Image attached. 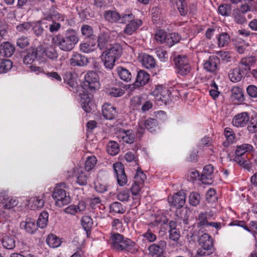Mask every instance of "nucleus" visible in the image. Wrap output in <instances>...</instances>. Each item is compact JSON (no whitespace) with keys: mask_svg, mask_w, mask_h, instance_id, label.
Returning <instances> with one entry per match:
<instances>
[{"mask_svg":"<svg viewBox=\"0 0 257 257\" xmlns=\"http://www.w3.org/2000/svg\"><path fill=\"white\" fill-rule=\"evenodd\" d=\"M44 194L41 196L32 197L28 201V206L33 210L42 208L44 205Z\"/></svg>","mask_w":257,"mask_h":257,"instance_id":"nucleus-19","label":"nucleus"},{"mask_svg":"<svg viewBox=\"0 0 257 257\" xmlns=\"http://www.w3.org/2000/svg\"><path fill=\"white\" fill-rule=\"evenodd\" d=\"M181 39L180 36L176 33L167 34V44L168 47H171L175 44L179 42Z\"/></svg>","mask_w":257,"mask_h":257,"instance_id":"nucleus-44","label":"nucleus"},{"mask_svg":"<svg viewBox=\"0 0 257 257\" xmlns=\"http://www.w3.org/2000/svg\"><path fill=\"white\" fill-rule=\"evenodd\" d=\"M80 50L84 53H90L93 52L96 49L95 44L83 43L80 44Z\"/></svg>","mask_w":257,"mask_h":257,"instance_id":"nucleus-50","label":"nucleus"},{"mask_svg":"<svg viewBox=\"0 0 257 257\" xmlns=\"http://www.w3.org/2000/svg\"><path fill=\"white\" fill-rule=\"evenodd\" d=\"M116 72L119 78L126 82H128L132 79V74L130 71L122 67H118Z\"/></svg>","mask_w":257,"mask_h":257,"instance_id":"nucleus-34","label":"nucleus"},{"mask_svg":"<svg viewBox=\"0 0 257 257\" xmlns=\"http://www.w3.org/2000/svg\"><path fill=\"white\" fill-rule=\"evenodd\" d=\"M141 19H136L131 21L125 27L123 33L127 35H132L136 32L137 29L142 25Z\"/></svg>","mask_w":257,"mask_h":257,"instance_id":"nucleus-20","label":"nucleus"},{"mask_svg":"<svg viewBox=\"0 0 257 257\" xmlns=\"http://www.w3.org/2000/svg\"><path fill=\"white\" fill-rule=\"evenodd\" d=\"M166 246V242L164 240H161L158 243L152 244L148 247L149 253L152 257L162 255Z\"/></svg>","mask_w":257,"mask_h":257,"instance_id":"nucleus-13","label":"nucleus"},{"mask_svg":"<svg viewBox=\"0 0 257 257\" xmlns=\"http://www.w3.org/2000/svg\"><path fill=\"white\" fill-rule=\"evenodd\" d=\"M106 93L112 97H117L122 96L124 91L119 87H111L107 89Z\"/></svg>","mask_w":257,"mask_h":257,"instance_id":"nucleus-48","label":"nucleus"},{"mask_svg":"<svg viewBox=\"0 0 257 257\" xmlns=\"http://www.w3.org/2000/svg\"><path fill=\"white\" fill-rule=\"evenodd\" d=\"M97 160L95 156H90L87 158L85 163V169L89 171L91 170L96 164Z\"/></svg>","mask_w":257,"mask_h":257,"instance_id":"nucleus-55","label":"nucleus"},{"mask_svg":"<svg viewBox=\"0 0 257 257\" xmlns=\"http://www.w3.org/2000/svg\"><path fill=\"white\" fill-rule=\"evenodd\" d=\"M88 63L87 58L78 53H73L70 59V65L72 66H84Z\"/></svg>","mask_w":257,"mask_h":257,"instance_id":"nucleus-16","label":"nucleus"},{"mask_svg":"<svg viewBox=\"0 0 257 257\" xmlns=\"http://www.w3.org/2000/svg\"><path fill=\"white\" fill-rule=\"evenodd\" d=\"M34 53V48H30L27 51L26 54L23 58V62L24 64L29 65L33 63L36 59V56Z\"/></svg>","mask_w":257,"mask_h":257,"instance_id":"nucleus-37","label":"nucleus"},{"mask_svg":"<svg viewBox=\"0 0 257 257\" xmlns=\"http://www.w3.org/2000/svg\"><path fill=\"white\" fill-rule=\"evenodd\" d=\"M156 41L160 43H165L167 44V34L163 30L158 31L155 35Z\"/></svg>","mask_w":257,"mask_h":257,"instance_id":"nucleus-54","label":"nucleus"},{"mask_svg":"<svg viewBox=\"0 0 257 257\" xmlns=\"http://www.w3.org/2000/svg\"><path fill=\"white\" fill-rule=\"evenodd\" d=\"M122 53V48L120 44L116 43L110 45L109 48L105 50L100 56L105 67L112 69L115 61L121 56Z\"/></svg>","mask_w":257,"mask_h":257,"instance_id":"nucleus-3","label":"nucleus"},{"mask_svg":"<svg viewBox=\"0 0 257 257\" xmlns=\"http://www.w3.org/2000/svg\"><path fill=\"white\" fill-rule=\"evenodd\" d=\"M253 150V147L248 144H243L236 147L234 160L240 166L249 171L250 167L249 163L246 160L245 154Z\"/></svg>","mask_w":257,"mask_h":257,"instance_id":"nucleus-4","label":"nucleus"},{"mask_svg":"<svg viewBox=\"0 0 257 257\" xmlns=\"http://www.w3.org/2000/svg\"><path fill=\"white\" fill-rule=\"evenodd\" d=\"M20 227L24 229L27 232L31 234L34 233L37 229V226L34 220L27 218L25 221L21 222Z\"/></svg>","mask_w":257,"mask_h":257,"instance_id":"nucleus-25","label":"nucleus"},{"mask_svg":"<svg viewBox=\"0 0 257 257\" xmlns=\"http://www.w3.org/2000/svg\"><path fill=\"white\" fill-rule=\"evenodd\" d=\"M81 107L86 112H89L94 107L92 101V96L87 93L80 94Z\"/></svg>","mask_w":257,"mask_h":257,"instance_id":"nucleus-17","label":"nucleus"},{"mask_svg":"<svg viewBox=\"0 0 257 257\" xmlns=\"http://www.w3.org/2000/svg\"><path fill=\"white\" fill-rule=\"evenodd\" d=\"M46 242L50 247L56 248L60 245L61 241L60 238L57 237L55 234L51 233L49 234L47 236Z\"/></svg>","mask_w":257,"mask_h":257,"instance_id":"nucleus-35","label":"nucleus"},{"mask_svg":"<svg viewBox=\"0 0 257 257\" xmlns=\"http://www.w3.org/2000/svg\"><path fill=\"white\" fill-rule=\"evenodd\" d=\"M79 40L78 34L74 30L68 29L65 36L57 35L52 39V42L63 51H70Z\"/></svg>","mask_w":257,"mask_h":257,"instance_id":"nucleus-1","label":"nucleus"},{"mask_svg":"<svg viewBox=\"0 0 257 257\" xmlns=\"http://www.w3.org/2000/svg\"><path fill=\"white\" fill-rule=\"evenodd\" d=\"M150 80V75L144 70L138 72L136 80L133 84V87L138 88L145 85Z\"/></svg>","mask_w":257,"mask_h":257,"instance_id":"nucleus-18","label":"nucleus"},{"mask_svg":"<svg viewBox=\"0 0 257 257\" xmlns=\"http://www.w3.org/2000/svg\"><path fill=\"white\" fill-rule=\"evenodd\" d=\"M157 126L158 123L155 119L149 118L146 120L141 119L138 122L137 133L139 135V137L141 136L146 128L150 132H153L156 131Z\"/></svg>","mask_w":257,"mask_h":257,"instance_id":"nucleus-9","label":"nucleus"},{"mask_svg":"<svg viewBox=\"0 0 257 257\" xmlns=\"http://www.w3.org/2000/svg\"><path fill=\"white\" fill-rule=\"evenodd\" d=\"M117 137L123 142L131 144L135 140V135L132 130H122L118 134Z\"/></svg>","mask_w":257,"mask_h":257,"instance_id":"nucleus-23","label":"nucleus"},{"mask_svg":"<svg viewBox=\"0 0 257 257\" xmlns=\"http://www.w3.org/2000/svg\"><path fill=\"white\" fill-rule=\"evenodd\" d=\"M117 35L115 31L101 32L98 36L97 42L98 47L100 49H107L109 43L115 38Z\"/></svg>","mask_w":257,"mask_h":257,"instance_id":"nucleus-7","label":"nucleus"},{"mask_svg":"<svg viewBox=\"0 0 257 257\" xmlns=\"http://www.w3.org/2000/svg\"><path fill=\"white\" fill-rule=\"evenodd\" d=\"M213 167L212 165H208L203 168L202 174L201 176V180L202 183L206 184H211L213 182L212 173Z\"/></svg>","mask_w":257,"mask_h":257,"instance_id":"nucleus-21","label":"nucleus"},{"mask_svg":"<svg viewBox=\"0 0 257 257\" xmlns=\"http://www.w3.org/2000/svg\"><path fill=\"white\" fill-rule=\"evenodd\" d=\"M117 199L121 201H127L130 198V192L128 189L120 191L117 195Z\"/></svg>","mask_w":257,"mask_h":257,"instance_id":"nucleus-62","label":"nucleus"},{"mask_svg":"<svg viewBox=\"0 0 257 257\" xmlns=\"http://www.w3.org/2000/svg\"><path fill=\"white\" fill-rule=\"evenodd\" d=\"M249 114L247 112H242L236 114L233 118L232 123L233 126L239 127H244L248 122Z\"/></svg>","mask_w":257,"mask_h":257,"instance_id":"nucleus-15","label":"nucleus"},{"mask_svg":"<svg viewBox=\"0 0 257 257\" xmlns=\"http://www.w3.org/2000/svg\"><path fill=\"white\" fill-rule=\"evenodd\" d=\"M171 229L169 231V237L174 241H177L180 237L179 232L175 228V222L171 221L170 222Z\"/></svg>","mask_w":257,"mask_h":257,"instance_id":"nucleus-46","label":"nucleus"},{"mask_svg":"<svg viewBox=\"0 0 257 257\" xmlns=\"http://www.w3.org/2000/svg\"><path fill=\"white\" fill-rule=\"evenodd\" d=\"M224 135L228 143L232 144L234 142L235 134L231 128L226 127L224 131Z\"/></svg>","mask_w":257,"mask_h":257,"instance_id":"nucleus-56","label":"nucleus"},{"mask_svg":"<svg viewBox=\"0 0 257 257\" xmlns=\"http://www.w3.org/2000/svg\"><path fill=\"white\" fill-rule=\"evenodd\" d=\"M210 95L215 99L218 97L220 92L218 90V86L214 82L210 84V89L209 90Z\"/></svg>","mask_w":257,"mask_h":257,"instance_id":"nucleus-61","label":"nucleus"},{"mask_svg":"<svg viewBox=\"0 0 257 257\" xmlns=\"http://www.w3.org/2000/svg\"><path fill=\"white\" fill-rule=\"evenodd\" d=\"M104 16L105 20L110 23H116L120 19L119 14L113 11L108 10L105 12Z\"/></svg>","mask_w":257,"mask_h":257,"instance_id":"nucleus-36","label":"nucleus"},{"mask_svg":"<svg viewBox=\"0 0 257 257\" xmlns=\"http://www.w3.org/2000/svg\"><path fill=\"white\" fill-rule=\"evenodd\" d=\"M142 236L145 240L150 242H153L156 240V235L150 229H148L147 231L143 233Z\"/></svg>","mask_w":257,"mask_h":257,"instance_id":"nucleus-57","label":"nucleus"},{"mask_svg":"<svg viewBox=\"0 0 257 257\" xmlns=\"http://www.w3.org/2000/svg\"><path fill=\"white\" fill-rule=\"evenodd\" d=\"M146 178V175L141 170L138 169L135 176V182L142 185Z\"/></svg>","mask_w":257,"mask_h":257,"instance_id":"nucleus-60","label":"nucleus"},{"mask_svg":"<svg viewBox=\"0 0 257 257\" xmlns=\"http://www.w3.org/2000/svg\"><path fill=\"white\" fill-rule=\"evenodd\" d=\"M32 27V23L25 22L22 24L18 25L16 27V29L18 32L22 33H25L29 30Z\"/></svg>","mask_w":257,"mask_h":257,"instance_id":"nucleus-59","label":"nucleus"},{"mask_svg":"<svg viewBox=\"0 0 257 257\" xmlns=\"http://www.w3.org/2000/svg\"><path fill=\"white\" fill-rule=\"evenodd\" d=\"M201 200V197L199 193L197 192H192L189 196V204L193 206L198 205Z\"/></svg>","mask_w":257,"mask_h":257,"instance_id":"nucleus-49","label":"nucleus"},{"mask_svg":"<svg viewBox=\"0 0 257 257\" xmlns=\"http://www.w3.org/2000/svg\"><path fill=\"white\" fill-rule=\"evenodd\" d=\"M102 113L104 118L107 119H113L116 115L115 108L111 104L105 103L102 107Z\"/></svg>","mask_w":257,"mask_h":257,"instance_id":"nucleus-24","label":"nucleus"},{"mask_svg":"<svg viewBox=\"0 0 257 257\" xmlns=\"http://www.w3.org/2000/svg\"><path fill=\"white\" fill-rule=\"evenodd\" d=\"M42 24L46 25L47 24V23H45L44 22L40 21H38L35 23H32L31 28L33 31V33L37 37L41 36L43 33L44 30L41 25Z\"/></svg>","mask_w":257,"mask_h":257,"instance_id":"nucleus-38","label":"nucleus"},{"mask_svg":"<svg viewBox=\"0 0 257 257\" xmlns=\"http://www.w3.org/2000/svg\"><path fill=\"white\" fill-rule=\"evenodd\" d=\"M67 176L69 178L76 177V182L80 185H85L87 183L88 176L82 167H75L68 171Z\"/></svg>","mask_w":257,"mask_h":257,"instance_id":"nucleus-10","label":"nucleus"},{"mask_svg":"<svg viewBox=\"0 0 257 257\" xmlns=\"http://www.w3.org/2000/svg\"><path fill=\"white\" fill-rule=\"evenodd\" d=\"M152 94L155 97L156 100L166 103L169 98L170 93L168 89L164 88L162 85H157L152 92Z\"/></svg>","mask_w":257,"mask_h":257,"instance_id":"nucleus-12","label":"nucleus"},{"mask_svg":"<svg viewBox=\"0 0 257 257\" xmlns=\"http://www.w3.org/2000/svg\"><path fill=\"white\" fill-rule=\"evenodd\" d=\"M218 45L219 47H224L227 46L230 42V36L226 33H222L218 35Z\"/></svg>","mask_w":257,"mask_h":257,"instance_id":"nucleus-42","label":"nucleus"},{"mask_svg":"<svg viewBox=\"0 0 257 257\" xmlns=\"http://www.w3.org/2000/svg\"><path fill=\"white\" fill-rule=\"evenodd\" d=\"M231 98L235 102L241 103L244 100L243 90L237 86L233 87L231 90Z\"/></svg>","mask_w":257,"mask_h":257,"instance_id":"nucleus-26","label":"nucleus"},{"mask_svg":"<svg viewBox=\"0 0 257 257\" xmlns=\"http://www.w3.org/2000/svg\"><path fill=\"white\" fill-rule=\"evenodd\" d=\"M256 62L255 57L251 56L242 58L239 62V66L245 67V70H249L250 67L253 66Z\"/></svg>","mask_w":257,"mask_h":257,"instance_id":"nucleus-32","label":"nucleus"},{"mask_svg":"<svg viewBox=\"0 0 257 257\" xmlns=\"http://www.w3.org/2000/svg\"><path fill=\"white\" fill-rule=\"evenodd\" d=\"M1 46L2 48L0 50V55L2 56L10 57L15 52V46L8 42L2 43Z\"/></svg>","mask_w":257,"mask_h":257,"instance_id":"nucleus-29","label":"nucleus"},{"mask_svg":"<svg viewBox=\"0 0 257 257\" xmlns=\"http://www.w3.org/2000/svg\"><path fill=\"white\" fill-rule=\"evenodd\" d=\"M177 73L182 76L188 75L191 70L189 60L186 55H179L175 58Z\"/></svg>","mask_w":257,"mask_h":257,"instance_id":"nucleus-5","label":"nucleus"},{"mask_svg":"<svg viewBox=\"0 0 257 257\" xmlns=\"http://www.w3.org/2000/svg\"><path fill=\"white\" fill-rule=\"evenodd\" d=\"M18 203V201L15 198L4 197L0 199V207L5 209H11L16 206Z\"/></svg>","mask_w":257,"mask_h":257,"instance_id":"nucleus-30","label":"nucleus"},{"mask_svg":"<svg viewBox=\"0 0 257 257\" xmlns=\"http://www.w3.org/2000/svg\"><path fill=\"white\" fill-rule=\"evenodd\" d=\"M49 214L46 211L42 212L39 215L37 220V226L41 228L46 227L48 221Z\"/></svg>","mask_w":257,"mask_h":257,"instance_id":"nucleus-39","label":"nucleus"},{"mask_svg":"<svg viewBox=\"0 0 257 257\" xmlns=\"http://www.w3.org/2000/svg\"><path fill=\"white\" fill-rule=\"evenodd\" d=\"M218 12L222 16H228L231 12V6L229 4L220 6Z\"/></svg>","mask_w":257,"mask_h":257,"instance_id":"nucleus-63","label":"nucleus"},{"mask_svg":"<svg viewBox=\"0 0 257 257\" xmlns=\"http://www.w3.org/2000/svg\"><path fill=\"white\" fill-rule=\"evenodd\" d=\"M46 49V59H49L51 60H55L58 57V53L56 48L53 46H50L45 48Z\"/></svg>","mask_w":257,"mask_h":257,"instance_id":"nucleus-40","label":"nucleus"},{"mask_svg":"<svg viewBox=\"0 0 257 257\" xmlns=\"http://www.w3.org/2000/svg\"><path fill=\"white\" fill-rule=\"evenodd\" d=\"M142 64L147 69L154 68L156 61L153 57L147 54H142L140 56Z\"/></svg>","mask_w":257,"mask_h":257,"instance_id":"nucleus-28","label":"nucleus"},{"mask_svg":"<svg viewBox=\"0 0 257 257\" xmlns=\"http://www.w3.org/2000/svg\"><path fill=\"white\" fill-rule=\"evenodd\" d=\"M243 75L241 68H235L230 71L228 77L232 82H237L241 80Z\"/></svg>","mask_w":257,"mask_h":257,"instance_id":"nucleus-31","label":"nucleus"},{"mask_svg":"<svg viewBox=\"0 0 257 257\" xmlns=\"http://www.w3.org/2000/svg\"><path fill=\"white\" fill-rule=\"evenodd\" d=\"M52 197L55 201L56 205L59 207L66 205L71 202L70 196L67 194L65 190L59 187L55 188Z\"/></svg>","mask_w":257,"mask_h":257,"instance_id":"nucleus-6","label":"nucleus"},{"mask_svg":"<svg viewBox=\"0 0 257 257\" xmlns=\"http://www.w3.org/2000/svg\"><path fill=\"white\" fill-rule=\"evenodd\" d=\"M109 242L111 247L118 251L136 253L138 247L136 243L118 233H112L110 236Z\"/></svg>","mask_w":257,"mask_h":257,"instance_id":"nucleus-2","label":"nucleus"},{"mask_svg":"<svg viewBox=\"0 0 257 257\" xmlns=\"http://www.w3.org/2000/svg\"><path fill=\"white\" fill-rule=\"evenodd\" d=\"M176 3L181 15L185 16L187 10L186 0H176Z\"/></svg>","mask_w":257,"mask_h":257,"instance_id":"nucleus-53","label":"nucleus"},{"mask_svg":"<svg viewBox=\"0 0 257 257\" xmlns=\"http://www.w3.org/2000/svg\"><path fill=\"white\" fill-rule=\"evenodd\" d=\"M2 243L3 247L7 249H13L16 246L15 238L12 236H4L2 240Z\"/></svg>","mask_w":257,"mask_h":257,"instance_id":"nucleus-33","label":"nucleus"},{"mask_svg":"<svg viewBox=\"0 0 257 257\" xmlns=\"http://www.w3.org/2000/svg\"><path fill=\"white\" fill-rule=\"evenodd\" d=\"M200 245L207 250H210L213 247V240L211 237L207 233H204L199 239Z\"/></svg>","mask_w":257,"mask_h":257,"instance_id":"nucleus-27","label":"nucleus"},{"mask_svg":"<svg viewBox=\"0 0 257 257\" xmlns=\"http://www.w3.org/2000/svg\"><path fill=\"white\" fill-rule=\"evenodd\" d=\"M125 211V208L118 202H114L110 205V212L111 213L123 214Z\"/></svg>","mask_w":257,"mask_h":257,"instance_id":"nucleus-43","label":"nucleus"},{"mask_svg":"<svg viewBox=\"0 0 257 257\" xmlns=\"http://www.w3.org/2000/svg\"><path fill=\"white\" fill-rule=\"evenodd\" d=\"M113 168L118 184L121 186L125 185L127 182V177L123 164L120 162H116L113 164Z\"/></svg>","mask_w":257,"mask_h":257,"instance_id":"nucleus-11","label":"nucleus"},{"mask_svg":"<svg viewBox=\"0 0 257 257\" xmlns=\"http://www.w3.org/2000/svg\"><path fill=\"white\" fill-rule=\"evenodd\" d=\"M219 60L216 56H211L203 64L204 69L208 72H214L217 70Z\"/></svg>","mask_w":257,"mask_h":257,"instance_id":"nucleus-22","label":"nucleus"},{"mask_svg":"<svg viewBox=\"0 0 257 257\" xmlns=\"http://www.w3.org/2000/svg\"><path fill=\"white\" fill-rule=\"evenodd\" d=\"M248 95L252 98H257V87L253 85H250L246 88Z\"/></svg>","mask_w":257,"mask_h":257,"instance_id":"nucleus-64","label":"nucleus"},{"mask_svg":"<svg viewBox=\"0 0 257 257\" xmlns=\"http://www.w3.org/2000/svg\"><path fill=\"white\" fill-rule=\"evenodd\" d=\"M208 213L207 212H202L200 213L198 218V225L204 226L208 224Z\"/></svg>","mask_w":257,"mask_h":257,"instance_id":"nucleus-58","label":"nucleus"},{"mask_svg":"<svg viewBox=\"0 0 257 257\" xmlns=\"http://www.w3.org/2000/svg\"><path fill=\"white\" fill-rule=\"evenodd\" d=\"M185 193L182 191H180L175 194L172 197H169V202L172 206L179 208L183 206L186 202Z\"/></svg>","mask_w":257,"mask_h":257,"instance_id":"nucleus-14","label":"nucleus"},{"mask_svg":"<svg viewBox=\"0 0 257 257\" xmlns=\"http://www.w3.org/2000/svg\"><path fill=\"white\" fill-rule=\"evenodd\" d=\"M81 224L86 231L89 230L92 226L93 221L89 216H84L82 217Z\"/></svg>","mask_w":257,"mask_h":257,"instance_id":"nucleus-51","label":"nucleus"},{"mask_svg":"<svg viewBox=\"0 0 257 257\" xmlns=\"http://www.w3.org/2000/svg\"><path fill=\"white\" fill-rule=\"evenodd\" d=\"M83 85L84 89L94 91L99 87L98 76L95 72L90 71L88 72L84 77Z\"/></svg>","mask_w":257,"mask_h":257,"instance_id":"nucleus-8","label":"nucleus"},{"mask_svg":"<svg viewBox=\"0 0 257 257\" xmlns=\"http://www.w3.org/2000/svg\"><path fill=\"white\" fill-rule=\"evenodd\" d=\"M13 63L9 59H0V74L7 73L12 67Z\"/></svg>","mask_w":257,"mask_h":257,"instance_id":"nucleus-41","label":"nucleus"},{"mask_svg":"<svg viewBox=\"0 0 257 257\" xmlns=\"http://www.w3.org/2000/svg\"><path fill=\"white\" fill-rule=\"evenodd\" d=\"M34 53L36 56V59L39 60L44 61L46 59V49L45 47L42 46L38 47L37 49L34 48Z\"/></svg>","mask_w":257,"mask_h":257,"instance_id":"nucleus-52","label":"nucleus"},{"mask_svg":"<svg viewBox=\"0 0 257 257\" xmlns=\"http://www.w3.org/2000/svg\"><path fill=\"white\" fill-rule=\"evenodd\" d=\"M233 16L235 22L238 24H243L246 21L244 14L241 13L239 9H236L233 10Z\"/></svg>","mask_w":257,"mask_h":257,"instance_id":"nucleus-47","label":"nucleus"},{"mask_svg":"<svg viewBox=\"0 0 257 257\" xmlns=\"http://www.w3.org/2000/svg\"><path fill=\"white\" fill-rule=\"evenodd\" d=\"M119 151V148L117 143L113 141L109 142L107 146V152L111 156L117 155Z\"/></svg>","mask_w":257,"mask_h":257,"instance_id":"nucleus-45","label":"nucleus"}]
</instances>
